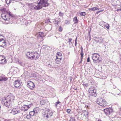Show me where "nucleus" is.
Segmentation results:
<instances>
[{"label":"nucleus","mask_w":121,"mask_h":121,"mask_svg":"<svg viewBox=\"0 0 121 121\" xmlns=\"http://www.w3.org/2000/svg\"><path fill=\"white\" fill-rule=\"evenodd\" d=\"M48 0H40L39 2L37 3L36 5L34 4V3L29 4L32 9L36 10L41 9L43 7H48L50 5V4L48 3Z\"/></svg>","instance_id":"1"},{"label":"nucleus","mask_w":121,"mask_h":121,"mask_svg":"<svg viewBox=\"0 0 121 121\" xmlns=\"http://www.w3.org/2000/svg\"><path fill=\"white\" fill-rule=\"evenodd\" d=\"M0 10L2 13L1 17L4 20L8 21L10 20V17H12V15L10 12L9 11H6L5 8H3L1 9Z\"/></svg>","instance_id":"2"},{"label":"nucleus","mask_w":121,"mask_h":121,"mask_svg":"<svg viewBox=\"0 0 121 121\" xmlns=\"http://www.w3.org/2000/svg\"><path fill=\"white\" fill-rule=\"evenodd\" d=\"M26 54L28 58L30 59L32 58L36 60L39 57V55L36 52H28L26 53Z\"/></svg>","instance_id":"3"},{"label":"nucleus","mask_w":121,"mask_h":121,"mask_svg":"<svg viewBox=\"0 0 121 121\" xmlns=\"http://www.w3.org/2000/svg\"><path fill=\"white\" fill-rule=\"evenodd\" d=\"M97 103L101 106L105 107L107 105V102L105 99L101 98H98L97 99Z\"/></svg>","instance_id":"4"},{"label":"nucleus","mask_w":121,"mask_h":121,"mask_svg":"<svg viewBox=\"0 0 121 121\" xmlns=\"http://www.w3.org/2000/svg\"><path fill=\"white\" fill-rule=\"evenodd\" d=\"M9 113L12 114L13 115L22 112V110L20 109V107H17V108H13L11 110H9Z\"/></svg>","instance_id":"5"},{"label":"nucleus","mask_w":121,"mask_h":121,"mask_svg":"<svg viewBox=\"0 0 121 121\" xmlns=\"http://www.w3.org/2000/svg\"><path fill=\"white\" fill-rule=\"evenodd\" d=\"M100 55L98 53H94L92 54V59L94 63H99L100 60L99 59Z\"/></svg>","instance_id":"6"},{"label":"nucleus","mask_w":121,"mask_h":121,"mask_svg":"<svg viewBox=\"0 0 121 121\" xmlns=\"http://www.w3.org/2000/svg\"><path fill=\"white\" fill-rule=\"evenodd\" d=\"M6 43L4 39V37L0 35V46L4 48L6 47Z\"/></svg>","instance_id":"7"},{"label":"nucleus","mask_w":121,"mask_h":121,"mask_svg":"<svg viewBox=\"0 0 121 121\" xmlns=\"http://www.w3.org/2000/svg\"><path fill=\"white\" fill-rule=\"evenodd\" d=\"M2 103V104L7 107H11L12 106L11 102L8 101L6 99L3 100Z\"/></svg>","instance_id":"8"},{"label":"nucleus","mask_w":121,"mask_h":121,"mask_svg":"<svg viewBox=\"0 0 121 121\" xmlns=\"http://www.w3.org/2000/svg\"><path fill=\"white\" fill-rule=\"evenodd\" d=\"M22 83L21 81L17 80L13 82V84L15 87L18 88H21L22 86L21 85Z\"/></svg>","instance_id":"9"},{"label":"nucleus","mask_w":121,"mask_h":121,"mask_svg":"<svg viewBox=\"0 0 121 121\" xmlns=\"http://www.w3.org/2000/svg\"><path fill=\"white\" fill-rule=\"evenodd\" d=\"M53 112L52 111L49 110L48 111H46L44 115V117L47 118L50 117L52 115Z\"/></svg>","instance_id":"10"},{"label":"nucleus","mask_w":121,"mask_h":121,"mask_svg":"<svg viewBox=\"0 0 121 121\" xmlns=\"http://www.w3.org/2000/svg\"><path fill=\"white\" fill-rule=\"evenodd\" d=\"M31 105L30 104H24L22 107H21V108L20 109L22 110H22L23 111H27L28 109L30 107ZM22 114V112H21Z\"/></svg>","instance_id":"11"},{"label":"nucleus","mask_w":121,"mask_h":121,"mask_svg":"<svg viewBox=\"0 0 121 121\" xmlns=\"http://www.w3.org/2000/svg\"><path fill=\"white\" fill-rule=\"evenodd\" d=\"M27 86L29 88L32 90L35 87L34 83L31 81H28Z\"/></svg>","instance_id":"12"},{"label":"nucleus","mask_w":121,"mask_h":121,"mask_svg":"<svg viewBox=\"0 0 121 121\" xmlns=\"http://www.w3.org/2000/svg\"><path fill=\"white\" fill-rule=\"evenodd\" d=\"M14 98L13 95L11 94V93H10L5 99L7 100L8 101L12 102L13 101Z\"/></svg>","instance_id":"13"},{"label":"nucleus","mask_w":121,"mask_h":121,"mask_svg":"<svg viewBox=\"0 0 121 121\" xmlns=\"http://www.w3.org/2000/svg\"><path fill=\"white\" fill-rule=\"evenodd\" d=\"M104 111L106 114L108 115L112 112V110L111 108H109L104 109Z\"/></svg>","instance_id":"14"},{"label":"nucleus","mask_w":121,"mask_h":121,"mask_svg":"<svg viewBox=\"0 0 121 121\" xmlns=\"http://www.w3.org/2000/svg\"><path fill=\"white\" fill-rule=\"evenodd\" d=\"M38 39H41V40H43V38L44 36V33L42 32H40L38 33L36 35Z\"/></svg>","instance_id":"15"},{"label":"nucleus","mask_w":121,"mask_h":121,"mask_svg":"<svg viewBox=\"0 0 121 121\" xmlns=\"http://www.w3.org/2000/svg\"><path fill=\"white\" fill-rule=\"evenodd\" d=\"M8 79V78L5 77L3 75H0V81H5Z\"/></svg>","instance_id":"16"},{"label":"nucleus","mask_w":121,"mask_h":121,"mask_svg":"<svg viewBox=\"0 0 121 121\" xmlns=\"http://www.w3.org/2000/svg\"><path fill=\"white\" fill-rule=\"evenodd\" d=\"M57 55L60 57L58 58L57 56H56V60L57 61H60L61 59V56H62L61 53L59 52H58L57 53Z\"/></svg>","instance_id":"17"},{"label":"nucleus","mask_w":121,"mask_h":121,"mask_svg":"<svg viewBox=\"0 0 121 121\" xmlns=\"http://www.w3.org/2000/svg\"><path fill=\"white\" fill-rule=\"evenodd\" d=\"M94 39L97 43H100L102 42V39L101 37H95L94 38Z\"/></svg>","instance_id":"18"},{"label":"nucleus","mask_w":121,"mask_h":121,"mask_svg":"<svg viewBox=\"0 0 121 121\" xmlns=\"http://www.w3.org/2000/svg\"><path fill=\"white\" fill-rule=\"evenodd\" d=\"M96 89L94 90L93 91H92L90 93L91 94V95L94 97H95L97 95V94L96 93Z\"/></svg>","instance_id":"19"},{"label":"nucleus","mask_w":121,"mask_h":121,"mask_svg":"<svg viewBox=\"0 0 121 121\" xmlns=\"http://www.w3.org/2000/svg\"><path fill=\"white\" fill-rule=\"evenodd\" d=\"M39 108L36 107L34 109L33 111L35 114L37 113L39 111Z\"/></svg>","instance_id":"20"},{"label":"nucleus","mask_w":121,"mask_h":121,"mask_svg":"<svg viewBox=\"0 0 121 121\" xmlns=\"http://www.w3.org/2000/svg\"><path fill=\"white\" fill-rule=\"evenodd\" d=\"M6 61L5 58L1 59V61H0V66L2 64H3L4 63H6Z\"/></svg>","instance_id":"21"},{"label":"nucleus","mask_w":121,"mask_h":121,"mask_svg":"<svg viewBox=\"0 0 121 121\" xmlns=\"http://www.w3.org/2000/svg\"><path fill=\"white\" fill-rule=\"evenodd\" d=\"M73 21L74 22V24L77 23L78 22V20L76 17H75L73 18Z\"/></svg>","instance_id":"22"},{"label":"nucleus","mask_w":121,"mask_h":121,"mask_svg":"<svg viewBox=\"0 0 121 121\" xmlns=\"http://www.w3.org/2000/svg\"><path fill=\"white\" fill-rule=\"evenodd\" d=\"M46 101L44 100H42L40 102V104L42 105L46 103Z\"/></svg>","instance_id":"23"},{"label":"nucleus","mask_w":121,"mask_h":121,"mask_svg":"<svg viewBox=\"0 0 121 121\" xmlns=\"http://www.w3.org/2000/svg\"><path fill=\"white\" fill-rule=\"evenodd\" d=\"M96 89H95L94 87H91L89 88V91L90 93L92 91H93L94 90H95Z\"/></svg>","instance_id":"24"},{"label":"nucleus","mask_w":121,"mask_h":121,"mask_svg":"<svg viewBox=\"0 0 121 121\" xmlns=\"http://www.w3.org/2000/svg\"><path fill=\"white\" fill-rule=\"evenodd\" d=\"M29 114L31 116H33L34 115H35V114L33 110V111H30V112Z\"/></svg>","instance_id":"25"},{"label":"nucleus","mask_w":121,"mask_h":121,"mask_svg":"<svg viewBox=\"0 0 121 121\" xmlns=\"http://www.w3.org/2000/svg\"><path fill=\"white\" fill-rule=\"evenodd\" d=\"M104 26L106 27L108 29H109V26L108 24L107 23H106V24Z\"/></svg>","instance_id":"26"},{"label":"nucleus","mask_w":121,"mask_h":121,"mask_svg":"<svg viewBox=\"0 0 121 121\" xmlns=\"http://www.w3.org/2000/svg\"><path fill=\"white\" fill-rule=\"evenodd\" d=\"M80 14L82 16H85L86 15V13L85 12H83L80 13Z\"/></svg>","instance_id":"27"},{"label":"nucleus","mask_w":121,"mask_h":121,"mask_svg":"<svg viewBox=\"0 0 121 121\" xmlns=\"http://www.w3.org/2000/svg\"><path fill=\"white\" fill-rule=\"evenodd\" d=\"M45 22L46 23H49V24L51 23L49 19H47L45 21Z\"/></svg>","instance_id":"28"},{"label":"nucleus","mask_w":121,"mask_h":121,"mask_svg":"<svg viewBox=\"0 0 121 121\" xmlns=\"http://www.w3.org/2000/svg\"><path fill=\"white\" fill-rule=\"evenodd\" d=\"M89 11H90V10H91L92 11H94L95 10V7H93L91 8H89Z\"/></svg>","instance_id":"29"},{"label":"nucleus","mask_w":121,"mask_h":121,"mask_svg":"<svg viewBox=\"0 0 121 121\" xmlns=\"http://www.w3.org/2000/svg\"><path fill=\"white\" fill-rule=\"evenodd\" d=\"M70 21L69 20H66L65 23L66 24H69L70 23Z\"/></svg>","instance_id":"30"},{"label":"nucleus","mask_w":121,"mask_h":121,"mask_svg":"<svg viewBox=\"0 0 121 121\" xmlns=\"http://www.w3.org/2000/svg\"><path fill=\"white\" fill-rule=\"evenodd\" d=\"M19 64L22 66H24L25 65L24 63L22 62H20Z\"/></svg>","instance_id":"31"},{"label":"nucleus","mask_w":121,"mask_h":121,"mask_svg":"<svg viewBox=\"0 0 121 121\" xmlns=\"http://www.w3.org/2000/svg\"><path fill=\"white\" fill-rule=\"evenodd\" d=\"M80 55H81V59H82L83 56V52H81L80 53Z\"/></svg>","instance_id":"32"},{"label":"nucleus","mask_w":121,"mask_h":121,"mask_svg":"<svg viewBox=\"0 0 121 121\" xmlns=\"http://www.w3.org/2000/svg\"><path fill=\"white\" fill-rule=\"evenodd\" d=\"M5 1L7 4H9L10 2V0H5Z\"/></svg>","instance_id":"33"},{"label":"nucleus","mask_w":121,"mask_h":121,"mask_svg":"<svg viewBox=\"0 0 121 121\" xmlns=\"http://www.w3.org/2000/svg\"><path fill=\"white\" fill-rule=\"evenodd\" d=\"M26 118L28 119H29L31 117V116L29 115H27L26 116Z\"/></svg>","instance_id":"34"},{"label":"nucleus","mask_w":121,"mask_h":121,"mask_svg":"<svg viewBox=\"0 0 121 121\" xmlns=\"http://www.w3.org/2000/svg\"><path fill=\"white\" fill-rule=\"evenodd\" d=\"M59 30L60 31H61L62 30V29L60 26L59 27Z\"/></svg>","instance_id":"35"},{"label":"nucleus","mask_w":121,"mask_h":121,"mask_svg":"<svg viewBox=\"0 0 121 121\" xmlns=\"http://www.w3.org/2000/svg\"><path fill=\"white\" fill-rule=\"evenodd\" d=\"M71 119L70 121H76L75 119L74 118L71 117Z\"/></svg>","instance_id":"36"},{"label":"nucleus","mask_w":121,"mask_h":121,"mask_svg":"<svg viewBox=\"0 0 121 121\" xmlns=\"http://www.w3.org/2000/svg\"><path fill=\"white\" fill-rule=\"evenodd\" d=\"M48 66L50 68H52L54 67V66L51 65V64H48Z\"/></svg>","instance_id":"37"},{"label":"nucleus","mask_w":121,"mask_h":121,"mask_svg":"<svg viewBox=\"0 0 121 121\" xmlns=\"http://www.w3.org/2000/svg\"><path fill=\"white\" fill-rule=\"evenodd\" d=\"M67 112L68 113H70L71 110L69 109H67Z\"/></svg>","instance_id":"38"},{"label":"nucleus","mask_w":121,"mask_h":121,"mask_svg":"<svg viewBox=\"0 0 121 121\" xmlns=\"http://www.w3.org/2000/svg\"><path fill=\"white\" fill-rule=\"evenodd\" d=\"M60 103V102L59 101H58L57 102H56L55 104L56 106H57L58 104H59Z\"/></svg>","instance_id":"39"},{"label":"nucleus","mask_w":121,"mask_h":121,"mask_svg":"<svg viewBox=\"0 0 121 121\" xmlns=\"http://www.w3.org/2000/svg\"><path fill=\"white\" fill-rule=\"evenodd\" d=\"M63 15V13H62L60 12L59 13V15L61 16H62Z\"/></svg>","instance_id":"40"},{"label":"nucleus","mask_w":121,"mask_h":121,"mask_svg":"<svg viewBox=\"0 0 121 121\" xmlns=\"http://www.w3.org/2000/svg\"><path fill=\"white\" fill-rule=\"evenodd\" d=\"M77 38L76 37V39H75V46H76V45H77Z\"/></svg>","instance_id":"41"},{"label":"nucleus","mask_w":121,"mask_h":121,"mask_svg":"<svg viewBox=\"0 0 121 121\" xmlns=\"http://www.w3.org/2000/svg\"><path fill=\"white\" fill-rule=\"evenodd\" d=\"M83 85L86 87H87L88 86V84L87 83L84 84V83H83Z\"/></svg>","instance_id":"42"},{"label":"nucleus","mask_w":121,"mask_h":121,"mask_svg":"<svg viewBox=\"0 0 121 121\" xmlns=\"http://www.w3.org/2000/svg\"><path fill=\"white\" fill-rule=\"evenodd\" d=\"M90 61V58L89 57H88L87 59V62H89Z\"/></svg>","instance_id":"43"},{"label":"nucleus","mask_w":121,"mask_h":121,"mask_svg":"<svg viewBox=\"0 0 121 121\" xmlns=\"http://www.w3.org/2000/svg\"><path fill=\"white\" fill-rule=\"evenodd\" d=\"M72 40V39L71 38H69V42H71V40Z\"/></svg>","instance_id":"44"},{"label":"nucleus","mask_w":121,"mask_h":121,"mask_svg":"<svg viewBox=\"0 0 121 121\" xmlns=\"http://www.w3.org/2000/svg\"><path fill=\"white\" fill-rule=\"evenodd\" d=\"M26 103L27 104H25L29 105V104H30L31 105V104H30L29 103H30V102H28V101H26Z\"/></svg>","instance_id":"45"},{"label":"nucleus","mask_w":121,"mask_h":121,"mask_svg":"<svg viewBox=\"0 0 121 121\" xmlns=\"http://www.w3.org/2000/svg\"><path fill=\"white\" fill-rule=\"evenodd\" d=\"M99 9L97 8H96V7H95V10H98Z\"/></svg>","instance_id":"46"},{"label":"nucleus","mask_w":121,"mask_h":121,"mask_svg":"<svg viewBox=\"0 0 121 121\" xmlns=\"http://www.w3.org/2000/svg\"><path fill=\"white\" fill-rule=\"evenodd\" d=\"M81 52H83V48L82 47H81Z\"/></svg>","instance_id":"47"},{"label":"nucleus","mask_w":121,"mask_h":121,"mask_svg":"<svg viewBox=\"0 0 121 121\" xmlns=\"http://www.w3.org/2000/svg\"><path fill=\"white\" fill-rule=\"evenodd\" d=\"M116 11H121V9H118L117 10H116Z\"/></svg>","instance_id":"48"},{"label":"nucleus","mask_w":121,"mask_h":121,"mask_svg":"<svg viewBox=\"0 0 121 121\" xmlns=\"http://www.w3.org/2000/svg\"><path fill=\"white\" fill-rule=\"evenodd\" d=\"M55 23L57 25H58V21H56L55 22Z\"/></svg>","instance_id":"49"},{"label":"nucleus","mask_w":121,"mask_h":121,"mask_svg":"<svg viewBox=\"0 0 121 121\" xmlns=\"http://www.w3.org/2000/svg\"><path fill=\"white\" fill-rule=\"evenodd\" d=\"M104 10H100V11H98V13H99L100 12H102Z\"/></svg>","instance_id":"50"},{"label":"nucleus","mask_w":121,"mask_h":121,"mask_svg":"<svg viewBox=\"0 0 121 121\" xmlns=\"http://www.w3.org/2000/svg\"><path fill=\"white\" fill-rule=\"evenodd\" d=\"M81 59V61L80 62H79V64H80L82 62V59Z\"/></svg>","instance_id":"51"},{"label":"nucleus","mask_w":121,"mask_h":121,"mask_svg":"<svg viewBox=\"0 0 121 121\" xmlns=\"http://www.w3.org/2000/svg\"><path fill=\"white\" fill-rule=\"evenodd\" d=\"M104 23H105L104 22V21H102L100 23H102L103 24Z\"/></svg>","instance_id":"52"},{"label":"nucleus","mask_w":121,"mask_h":121,"mask_svg":"<svg viewBox=\"0 0 121 121\" xmlns=\"http://www.w3.org/2000/svg\"><path fill=\"white\" fill-rule=\"evenodd\" d=\"M9 121V120L8 119H5V120L4 121Z\"/></svg>","instance_id":"53"},{"label":"nucleus","mask_w":121,"mask_h":121,"mask_svg":"<svg viewBox=\"0 0 121 121\" xmlns=\"http://www.w3.org/2000/svg\"><path fill=\"white\" fill-rule=\"evenodd\" d=\"M74 89L75 90H76L77 89V88H74Z\"/></svg>","instance_id":"54"},{"label":"nucleus","mask_w":121,"mask_h":121,"mask_svg":"<svg viewBox=\"0 0 121 121\" xmlns=\"http://www.w3.org/2000/svg\"><path fill=\"white\" fill-rule=\"evenodd\" d=\"M112 80V79H111V80H110V81Z\"/></svg>","instance_id":"55"}]
</instances>
